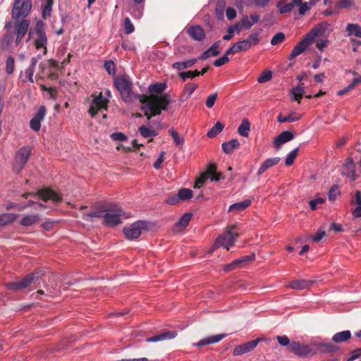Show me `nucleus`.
<instances>
[{
    "instance_id": "nucleus-1",
    "label": "nucleus",
    "mask_w": 361,
    "mask_h": 361,
    "mask_svg": "<svg viewBox=\"0 0 361 361\" xmlns=\"http://www.w3.org/2000/svg\"><path fill=\"white\" fill-rule=\"evenodd\" d=\"M125 215L123 210L111 203L104 204V218L103 224L114 227L122 223L121 218Z\"/></svg>"
},
{
    "instance_id": "nucleus-2",
    "label": "nucleus",
    "mask_w": 361,
    "mask_h": 361,
    "mask_svg": "<svg viewBox=\"0 0 361 361\" xmlns=\"http://www.w3.org/2000/svg\"><path fill=\"white\" fill-rule=\"evenodd\" d=\"M45 23L42 20H38L36 23L35 27L33 30L29 31L28 40L30 39L32 33L35 35L34 45L37 49H43V54L47 53V42L48 39L45 32Z\"/></svg>"
},
{
    "instance_id": "nucleus-3",
    "label": "nucleus",
    "mask_w": 361,
    "mask_h": 361,
    "mask_svg": "<svg viewBox=\"0 0 361 361\" xmlns=\"http://www.w3.org/2000/svg\"><path fill=\"white\" fill-rule=\"evenodd\" d=\"M114 86L119 91L122 99L125 102L133 101V82L127 75H120L114 79Z\"/></svg>"
},
{
    "instance_id": "nucleus-4",
    "label": "nucleus",
    "mask_w": 361,
    "mask_h": 361,
    "mask_svg": "<svg viewBox=\"0 0 361 361\" xmlns=\"http://www.w3.org/2000/svg\"><path fill=\"white\" fill-rule=\"evenodd\" d=\"M240 235L236 224L228 226L225 233L216 238V245L219 247L223 246L226 250H229L234 245L236 238Z\"/></svg>"
},
{
    "instance_id": "nucleus-5",
    "label": "nucleus",
    "mask_w": 361,
    "mask_h": 361,
    "mask_svg": "<svg viewBox=\"0 0 361 361\" xmlns=\"http://www.w3.org/2000/svg\"><path fill=\"white\" fill-rule=\"evenodd\" d=\"M44 274L40 271H36L27 275L20 281H14L6 284L7 288L12 290H23L29 287L42 277Z\"/></svg>"
},
{
    "instance_id": "nucleus-6",
    "label": "nucleus",
    "mask_w": 361,
    "mask_h": 361,
    "mask_svg": "<svg viewBox=\"0 0 361 361\" xmlns=\"http://www.w3.org/2000/svg\"><path fill=\"white\" fill-rule=\"evenodd\" d=\"M30 196H39V198L44 202L50 200L55 203H59L62 200V198L59 194L56 193L54 190L47 188L39 190L36 192H25L22 195V197L26 199Z\"/></svg>"
},
{
    "instance_id": "nucleus-7",
    "label": "nucleus",
    "mask_w": 361,
    "mask_h": 361,
    "mask_svg": "<svg viewBox=\"0 0 361 361\" xmlns=\"http://www.w3.org/2000/svg\"><path fill=\"white\" fill-rule=\"evenodd\" d=\"M32 8V0H15L12 10V18L19 19L28 16Z\"/></svg>"
},
{
    "instance_id": "nucleus-8",
    "label": "nucleus",
    "mask_w": 361,
    "mask_h": 361,
    "mask_svg": "<svg viewBox=\"0 0 361 361\" xmlns=\"http://www.w3.org/2000/svg\"><path fill=\"white\" fill-rule=\"evenodd\" d=\"M221 177L222 173L216 172V165L215 164H210L207 167V171L202 173L196 180L194 187L195 188H201L207 178H210L212 181H219Z\"/></svg>"
},
{
    "instance_id": "nucleus-9",
    "label": "nucleus",
    "mask_w": 361,
    "mask_h": 361,
    "mask_svg": "<svg viewBox=\"0 0 361 361\" xmlns=\"http://www.w3.org/2000/svg\"><path fill=\"white\" fill-rule=\"evenodd\" d=\"M31 148L28 146L23 147L18 149L15 156L13 171L19 173L28 161L31 154Z\"/></svg>"
},
{
    "instance_id": "nucleus-10",
    "label": "nucleus",
    "mask_w": 361,
    "mask_h": 361,
    "mask_svg": "<svg viewBox=\"0 0 361 361\" xmlns=\"http://www.w3.org/2000/svg\"><path fill=\"white\" fill-rule=\"evenodd\" d=\"M262 341H266L267 345L271 344V339H268V338L263 339V338H258L255 340H253V341L245 343L242 345L235 346L233 350V355L234 356H239V355H243L246 353L251 352L257 347L258 343Z\"/></svg>"
},
{
    "instance_id": "nucleus-11",
    "label": "nucleus",
    "mask_w": 361,
    "mask_h": 361,
    "mask_svg": "<svg viewBox=\"0 0 361 361\" xmlns=\"http://www.w3.org/2000/svg\"><path fill=\"white\" fill-rule=\"evenodd\" d=\"M146 227V222L143 221H137L129 226L123 228V232L127 239L132 240L138 238L142 230Z\"/></svg>"
},
{
    "instance_id": "nucleus-12",
    "label": "nucleus",
    "mask_w": 361,
    "mask_h": 361,
    "mask_svg": "<svg viewBox=\"0 0 361 361\" xmlns=\"http://www.w3.org/2000/svg\"><path fill=\"white\" fill-rule=\"evenodd\" d=\"M333 30L332 25L327 22H322L316 25L308 33L309 37L314 41L315 37H327L329 33Z\"/></svg>"
},
{
    "instance_id": "nucleus-13",
    "label": "nucleus",
    "mask_w": 361,
    "mask_h": 361,
    "mask_svg": "<svg viewBox=\"0 0 361 361\" xmlns=\"http://www.w3.org/2000/svg\"><path fill=\"white\" fill-rule=\"evenodd\" d=\"M109 100L102 96L100 92L98 95L94 96L92 104L89 109V114L92 117H94L98 111L102 109H107Z\"/></svg>"
},
{
    "instance_id": "nucleus-14",
    "label": "nucleus",
    "mask_w": 361,
    "mask_h": 361,
    "mask_svg": "<svg viewBox=\"0 0 361 361\" xmlns=\"http://www.w3.org/2000/svg\"><path fill=\"white\" fill-rule=\"evenodd\" d=\"M316 352V345H302L298 342H295V355L302 357H309L313 356Z\"/></svg>"
},
{
    "instance_id": "nucleus-15",
    "label": "nucleus",
    "mask_w": 361,
    "mask_h": 361,
    "mask_svg": "<svg viewBox=\"0 0 361 361\" xmlns=\"http://www.w3.org/2000/svg\"><path fill=\"white\" fill-rule=\"evenodd\" d=\"M255 259L254 253L250 255L243 256L239 259L234 260L233 262L224 266L225 271H231L237 268H241L247 262L253 261Z\"/></svg>"
},
{
    "instance_id": "nucleus-16",
    "label": "nucleus",
    "mask_w": 361,
    "mask_h": 361,
    "mask_svg": "<svg viewBox=\"0 0 361 361\" xmlns=\"http://www.w3.org/2000/svg\"><path fill=\"white\" fill-rule=\"evenodd\" d=\"M186 32L192 39L202 41L205 38L204 30L200 25H192L187 28Z\"/></svg>"
},
{
    "instance_id": "nucleus-17",
    "label": "nucleus",
    "mask_w": 361,
    "mask_h": 361,
    "mask_svg": "<svg viewBox=\"0 0 361 361\" xmlns=\"http://www.w3.org/2000/svg\"><path fill=\"white\" fill-rule=\"evenodd\" d=\"M293 139V133L291 131H283L274 140V146L276 149H279L282 145Z\"/></svg>"
},
{
    "instance_id": "nucleus-18",
    "label": "nucleus",
    "mask_w": 361,
    "mask_h": 361,
    "mask_svg": "<svg viewBox=\"0 0 361 361\" xmlns=\"http://www.w3.org/2000/svg\"><path fill=\"white\" fill-rule=\"evenodd\" d=\"M226 336V334H224L210 336H208L203 339H201L197 343H194L193 345H195L197 347H202L204 345L216 343H219V341H221L222 339H224Z\"/></svg>"
},
{
    "instance_id": "nucleus-19",
    "label": "nucleus",
    "mask_w": 361,
    "mask_h": 361,
    "mask_svg": "<svg viewBox=\"0 0 361 361\" xmlns=\"http://www.w3.org/2000/svg\"><path fill=\"white\" fill-rule=\"evenodd\" d=\"M177 333L174 331H164L160 334L156 335L154 336L147 338L146 339L147 342L149 343H154V342H159L165 340L172 339L176 337Z\"/></svg>"
},
{
    "instance_id": "nucleus-20",
    "label": "nucleus",
    "mask_w": 361,
    "mask_h": 361,
    "mask_svg": "<svg viewBox=\"0 0 361 361\" xmlns=\"http://www.w3.org/2000/svg\"><path fill=\"white\" fill-rule=\"evenodd\" d=\"M30 22L27 20H22L20 21H16L14 23V31L16 35L25 37L28 31Z\"/></svg>"
},
{
    "instance_id": "nucleus-21",
    "label": "nucleus",
    "mask_w": 361,
    "mask_h": 361,
    "mask_svg": "<svg viewBox=\"0 0 361 361\" xmlns=\"http://www.w3.org/2000/svg\"><path fill=\"white\" fill-rule=\"evenodd\" d=\"M151 99L161 110L166 111L168 109L169 104H170V96L169 94L166 93L161 96L152 95Z\"/></svg>"
},
{
    "instance_id": "nucleus-22",
    "label": "nucleus",
    "mask_w": 361,
    "mask_h": 361,
    "mask_svg": "<svg viewBox=\"0 0 361 361\" xmlns=\"http://www.w3.org/2000/svg\"><path fill=\"white\" fill-rule=\"evenodd\" d=\"M355 165L353 159L348 158L343 166L342 175L354 178L355 176Z\"/></svg>"
},
{
    "instance_id": "nucleus-23",
    "label": "nucleus",
    "mask_w": 361,
    "mask_h": 361,
    "mask_svg": "<svg viewBox=\"0 0 361 361\" xmlns=\"http://www.w3.org/2000/svg\"><path fill=\"white\" fill-rule=\"evenodd\" d=\"M313 42L312 39L309 37V34H307L300 42L298 43L296 46H295V57L302 53Z\"/></svg>"
},
{
    "instance_id": "nucleus-24",
    "label": "nucleus",
    "mask_w": 361,
    "mask_h": 361,
    "mask_svg": "<svg viewBox=\"0 0 361 361\" xmlns=\"http://www.w3.org/2000/svg\"><path fill=\"white\" fill-rule=\"evenodd\" d=\"M259 16L258 14L251 15L250 17L244 16L240 22L239 23L242 27L245 29H250L255 23H257L259 20Z\"/></svg>"
},
{
    "instance_id": "nucleus-25",
    "label": "nucleus",
    "mask_w": 361,
    "mask_h": 361,
    "mask_svg": "<svg viewBox=\"0 0 361 361\" xmlns=\"http://www.w3.org/2000/svg\"><path fill=\"white\" fill-rule=\"evenodd\" d=\"M280 161L279 157L269 158L266 159L259 167L257 171V176H261L265 171H267L269 168L277 164Z\"/></svg>"
},
{
    "instance_id": "nucleus-26",
    "label": "nucleus",
    "mask_w": 361,
    "mask_h": 361,
    "mask_svg": "<svg viewBox=\"0 0 361 361\" xmlns=\"http://www.w3.org/2000/svg\"><path fill=\"white\" fill-rule=\"evenodd\" d=\"M221 147L224 153L230 154L234 149H236L240 147V143L237 139H232L228 142H224Z\"/></svg>"
},
{
    "instance_id": "nucleus-27",
    "label": "nucleus",
    "mask_w": 361,
    "mask_h": 361,
    "mask_svg": "<svg viewBox=\"0 0 361 361\" xmlns=\"http://www.w3.org/2000/svg\"><path fill=\"white\" fill-rule=\"evenodd\" d=\"M314 283V281L310 279H295V290H302L305 289H308Z\"/></svg>"
},
{
    "instance_id": "nucleus-28",
    "label": "nucleus",
    "mask_w": 361,
    "mask_h": 361,
    "mask_svg": "<svg viewBox=\"0 0 361 361\" xmlns=\"http://www.w3.org/2000/svg\"><path fill=\"white\" fill-rule=\"evenodd\" d=\"M197 61V59H190L182 62H175L172 64V68L178 71L186 69L192 66Z\"/></svg>"
},
{
    "instance_id": "nucleus-29",
    "label": "nucleus",
    "mask_w": 361,
    "mask_h": 361,
    "mask_svg": "<svg viewBox=\"0 0 361 361\" xmlns=\"http://www.w3.org/2000/svg\"><path fill=\"white\" fill-rule=\"evenodd\" d=\"M350 338V331L346 330L335 334L332 337V341L335 343H341L349 340Z\"/></svg>"
},
{
    "instance_id": "nucleus-30",
    "label": "nucleus",
    "mask_w": 361,
    "mask_h": 361,
    "mask_svg": "<svg viewBox=\"0 0 361 361\" xmlns=\"http://www.w3.org/2000/svg\"><path fill=\"white\" fill-rule=\"evenodd\" d=\"M39 221V216L38 214H30L24 216L20 224L23 226H29L37 223Z\"/></svg>"
},
{
    "instance_id": "nucleus-31",
    "label": "nucleus",
    "mask_w": 361,
    "mask_h": 361,
    "mask_svg": "<svg viewBox=\"0 0 361 361\" xmlns=\"http://www.w3.org/2000/svg\"><path fill=\"white\" fill-rule=\"evenodd\" d=\"M250 204H251V201L250 200H245L244 201L233 204L229 207L228 212L243 211L244 209L247 208L250 205Z\"/></svg>"
},
{
    "instance_id": "nucleus-32",
    "label": "nucleus",
    "mask_w": 361,
    "mask_h": 361,
    "mask_svg": "<svg viewBox=\"0 0 361 361\" xmlns=\"http://www.w3.org/2000/svg\"><path fill=\"white\" fill-rule=\"evenodd\" d=\"M250 130V123L247 118H244L238 128V133L243 137H247Z\"/></svg>"
},
{
    "instance_id": "nucleus-33",
    "label": "nucleus",
    "mask_w": 361,
    "mask_h": 361,
    "mask_svg": "<svg viewBox=\"0 0 361 361\" xmlns=\"http://www.w3.org/2000/svg\"><path fill=\"white\" fill-rule=\"evenodd\" d=\"M166 84L164 82H157L149 86V92L152 94H161L166 88Z\"/></svg>"
},
{
    "instance_id": "nucleus-34",
    "label": "nucleus",
    "mask_w": 361,
    "mask_h": 361,
    "mask_svg": "<svg viewBox=\"0 0 361 361\" xmlns=\"http://www.w3.org/2000/svg\"><path fill=\"white\" fill-rule=\"evenodd\" d=\"M17 217V214L12 213L0 214V226L13 222Z\"/></svg>"
},
{
    "instance_id": "nucleus-35",
    "label": "nucleus",
    "mask_w": 361,
    "mask_h": 361,
    "mask_svg": "<svg viewBox=\"0 0 361 361\" xmlns=\"http://www.w3.org/2000/svg\"><path fill=\"white\" fill-rule=\"evenodd\" d=\"M13 39V35L10 32H7L6 34H5L4 35V37H2V39L0 42V48L3 51L7 50L10 47V45H11Z\"/></svg>"
},
{
    "instance_id": "nucleus-36",
    "label": "nucleus",
    "mask_w": 361,
    "mask_h": 361,
    "mask_svg": "<svg viewBox=\"0 0 361 361\" xmlns=\"http://www.w3.org/2000/svg\"><path fill=\"white\" fill-rule=\"evenodd\" d=\"M346 31L348 35L361 37V27L357 24H348L346 27Z\"/></svg>"
},
{
    "instance_id": "nucleus-37",
    "label": "nucleus",
    "mask_w": 361,
    "mask_h": 361,
    "mask_svg": "<svg viewBox=\"0 0 361 361\" xmlns=\"http://www.w3.org/2000/svg\"><path fill=\"white\" fill-rule=\"evenodd\" d=\"M224 128V125L221 122L218 121L210 130L208 131L207 135L209 138L215 137L219 133H220Z\"/></svg>"
},
{
    "instance_id": "nucleus-38",
    "label": "nucleus",
    "mask_w": 361,
    "mask_h": 361,
    "mask_svg": "<svg viewBox=\"0 0 361 361\" xmlns=\"http://www.w3.org/2000/svg\"><path fill=\"white\" fill-rule=\"evenodd\" d=\"M138 131L145 138L155 137L158 135V133L156 130L148 128L145 126H141L139 128Z\"/></svg>"
},
{
    "instance_id": "nucleus-39",
    "label": "nucleus",
    "mask_w": 361,
    "mask_h": 361,
    "mask_svg": "<svg viewBox=\"0 0 361 361\" xmlns=\"http://www.w3.org/2000/svg\"><path fill=\"white\" fill-rule=\"evenodd\" d=\"M193 192L188 188H181L178 192V199L180 201H185L190 199L192 197Z\"/></svg>"
},
{
    "instance_id": "nucleus-40",
    "label": "nucleus",
    "mask_w": 361,
    "mask_h": 361,
    "mask_svg": "<svg viewBox=\"0 0 361 361\" xmlns=\"http://www.w3.org/2000/svg\"><path fill=\"white\" fill-rule=\"evenodd\" d=\"M338 350L334 344L332 343H323L317 346V350H319L322 353H334Z\"/></svg>"
},
{
    "instance_id": "nucleus-41",
    "label": "nucleus",
    "mask_w": 361,
    "mask_h": 361,
    "mask_svg": "<svg viewBox=\"0 0 361 361\" xmlns=\"http://www.w3.org/2000/svg\"><path fill=\"white\" fill-rule=\"evenodd\" d=\"M191 218L192 214L190 213H185L176 223V226L185 228L188 225Z\"/></svg>"
},
{
    "instance_id": "nucleus-42",
    "label": "nucleus",
    "mask_w": 361,
    "mask_h": 361,
    "mask_svg": "<svg viewBox=\"0 0 361 361\" xmlns=\"http://www.w3.org/2000/svg\"><path fill=\"white\" fill-rule=\"evenodd\" d=\"M86 217H96V218H104V204H103L100 209L92 212H87L84 214V219H87Z\"/></svg>"
},
{
    "instance_id": "nucleus-43",
    "label": "nucleus",
    "mask_w": 361,
    "mask_h": 361,
    "mask_svg": "<svg viewBox=\"0 0 361 361\" xmlns=\"http://www.w3.org/2000/svg\"><path fill=\"white\" fill-rule=\"evenodd\" d=\"M15 59L12 56H8L6 61V72L8 75H11L14 71Z\"/></svg>"
},
{
    "instance_id": "nucleus-44",
    "label": "nucleus",
    "mask_w": 361,
    "mask_h": 361,
    "mask_svg": "<svg viewBox=\"0 0 361 361\" xmlns=\"http://www.w3.org/2000/svg\"><path fill=\"white\" fill-rule=\"evenodd\" d=\"M149 111L151 113V116H158L161 112L160 107H159L152 99L149 102Z\"/></svg>"
},
{
    "instance_id": "nucleus-45",
    "label": "nucleus",
    "mask_w": 361,
    "mask_h": 361,
    "mask_svg": "<svg viewBox=\"0 0 361 361\" xmlns=\"http://www.w3.org/2000/svg\"><path fill=\"white\" fill-rule=\"evenodd\" d=\"M178 76L185 81L187 78H194L199 76V71L195 70L194 71H187L179 73Z\"/></svg>"
},
{
    "instance_id": "nucleus-46",
    "label": "nucleus",
    "mask_w": 361,
    "mask_h": 361,
    "mask_svg": "<svg viewBox=\"0 0 361 361\" xmlns=\"http://www.w3.org/2000/svg\"><path fill=\"white\" fill-rule=\"evenodd\" d=\"M46 3L43 6L42 16L45 18L51 15V8L54 4V0H45Z\"/></svg>"
},
{
    "instance_id": "nucleus-47",
    "label": "nucleus",
    "mask_w": 361,
    "mask_h": 361,
    "mask_svg": "<svg viewBox=\"0 0 361 361\" xmlns=\"http://www.w3.org/2000/svg\"><path fill=\"white\" fill-rule=\"evenodd\" d=\"M197 87L198 85L197 84L192 82H188L185 85L184 92L185 94H187V99L191 96V94L195 92Z\"/></svg>"
},
{
    "instance_id": "nucleus-48",
    "label": "nucleus",
    "mask_w": 361,
    "mask_h": 361,
    "mask_svg": "<svg viewBox=\"0 0 361 361\" xmlns=\"http://www.w3.org/2000/svg\"><path fill=\"white\" fill-rule=\"evenodd\" d=\"M221 44V41L219 40L216 42H214L209 49L211 55L212 56H216L220 54V50L218 49L219 48L220 45Z\"/></svg>"
},
{
    "instance_id": "nucleus-49",
    "label": "nucleus",
    "mask_w": 361,
    "mask_h": 361,
    "mask_svg": "<svg viewBox=\"0 0 361 361\" xmlns=\"http://www.w3.org/2000/svg\"><path fill=\"white\" fill-rule=\"evenodd\" d=\"M314 2L310 1V3L305 2L299 5L298 7V13L300 15H304L307 11L310 9L312 5H314Z\"/></svg>"
},
{
    "instance_id": "nucleus-50",
    "label": "nucleus",
    "mask_w": 361,
    "mask_h": 361,
    "mask_svg": "<svg viewBox=\"0 0 361 361\" xmlns=\"http://www.w3.org/2000/svg\"><path fill=\"white\" fill-rule=\"evenodd\" d=\"M325 202V198L317 197L309 202L310 207L312 210H316L318 204H322Z\"/></svg>"
},
{
    "instance_id": "nucleus-51",
    "label": "nucleus",
    "mask_w": 361,
    "mask_h": 361,
    "mask_svg": "<svg viewBox=\"0 0 361 361\" xmlns=\"http://www.w3.org/2000/svg\"><path fill=\"white\" fill-rule=\"evenodd\" d=\"M272 78L271 71L263 72L257 79L259 83H264L269 81Z\"/></svg>"
},
{
    "instance_id": "nucleus-52",
    "label": "nucleus",
    "mask_w": 361,
    "mask_h": 361,
    "mask_svg": "<svg viewBox=\"0 0 361 361\" xmlns=\"http://www.w3.org/2000/svg\"><path fill=\"white\" fill-rule=\"evenodd\" d=\"M135 27L133 23H131L129 18H126L124 20V30L125 33L129 35L134 32Z\"/></svg>"
},
{
    "instance_id": "nucleus-53",
    "label": "nucleus",
    "mask_w": 361,
    "mask_h": 361,
    "mask_svg": "<svg viewBox=\"0 0 361 361\" xmlns=\"http://www.w3.org/2000/svg\"><path fill=\"white\" fill-rule=\"evenodd\" d=\"M169 133L173 137V140L174 142L176 143V145H181L183 144V142H184L183 138L180 137L177 132H176L173 129H170L169 130Z\"/></svg>"
},
{
    "instance_id": "nucleus-54",
    "label": "nucleus",
    "mask_w": 361,
    "mask_h": 361,
    "mask_svg": "<svg viewBox=\"0 0 361 361\" xmlns=\"http://www.w3.org/2000/svg\"><path fill=\"white\" fill-rule=\"evenodd\" d=\"M104 67L109 74L113 75L116 73V66L112 61H106Z\"/></svg>"
},
{
    "instance_id": "nucleus-55",
    "label": "nucleus",
    "mask_w": 361,
    "mask_h": 361,
    "mask_svg": "<svg viewBox=\"0 0 361 361\" xmlns=\"http://www.w3.org/2000/svg\"><path fill=\"white\" fill-rule=\"evenodd\" d=\"M338 195H339L338 188L337 185H334L330 188L329 191V200L330 201H334V200H336Z\"/></svg>"
},
{
    "instance_id": "nucleus-56",
    "label": "nucleus",
    "mask_w": 361,
    "mask_h": 361,
    "mask_svg": "<svg viewBox=\"0 0 361 361\" xmlns=\"http://www.w3.org/2000/svg\"><path fill=\"white\" fill-rule=\"evenodd\" d=\"M110 137L115 141L123 142L128 140L127 136L121 132H116L111 134Z\"/></svg>"
},
{
    "instance_id": "nucleus-57",
    "label": "nucleus",
    "mask_w": 361,
    "mask_h": 361,
    "mask_svg": "<svg viewBox=\"0 0 361 361\" xmlns=\"http://www.w3.org/2000/svg\"><path fill=\"white\" fill-rule=\"evenodd\" d=\"M217 93L211 94L206 99L205 104L208 108H212L217 99Z\"/></svg>"
},
{
    "instance_id": "nucleus-58",
    "label": "nucleus",
    "mask_w": 361,
    "mask_h": 361,
    "mask_svg": "<svg viewBox=\"0 0 361 361\" xmlns=\"http://www.w3.org/2000/svg\"><path fill=\"white\" fill-rule=\"evenodd\" d=\"M285 38V35L282 32H279L276 35H275L272 39H271V44L272 45H276L283 41Z\"/></svg>"
},
{
    "instance_id": "nucleus-59",
    "label": "nucleus",
    "mask_w": 361,
    "mask_h": 361,
    "mask_svg": "<svg viewBox=\"0 0 361 361\" xmlns=\"http://www.w3.org/2000/svg\"><path fill=\"white\" fill-rule=\"evenodd\" d=\"M278 7L279 8L281 13H285L291 11L293 8V1H292L291 2L285 6H281V3H279L278 4Z\"/></svg>"
},
{
    "instance_id": "nucleus-60",
    "label": "nucleus",
    "mask_w": 361,
    "mask_h": 361,
    "mask_svg": "<svg viewBox=\"0 0 361 361\" xmlns=\"http://www.w3.org/2000/svg\"><path fill=\"white\" fill-rule=\"evenodd\" d=\"M192 49L191 47H188V46H180V47H177L174 50V54L178 55V54H184L186 52L190 53L192 51Z\"/></svg>"
},
{
    "instance_id": "nucleus-61",
    "label": "nucleus",
    "mask_w": 361,
    "mask_h": 361,
    "mask_svg": "<svg viewBox=\"0 0 361 361\" xmlns=\"http://www.w3.org/2000/svg\"><path fill=\"white\" fill-rule=\"evenodd\" d=\"M46 112H47V109H46L45 106H42L39 107V109H38L37 112L36 113V114L35 115L34 117L35 118H37V120H39L40 121H42L44 118Z\"/></svg>"
},
{
    "instance_id": "nucleus-62",
    "label": "nucleus",
    "mask_w": 361,
    "mask_h": 361,
    "mask_svg": "<svg viewBox=\"0 0 361 361\" xmlns=\"http://www.w3.org/2000/svg\"><path fill=\"white\" fill-rule=\"evenodd\" d=\"M30 126L33 130L38 131L41 128V121L33 117L30 120Z\"/></svg>"
},
{
    "instance_id": "nucleus-63",
    "label": "nucleus",
    "mask_w": 361,
    "mask_h": 361,
    "mask_svg": "<svg viewBox=\"0 0 361 361\" xmlns=\"http://www.w3.org/2000/svg\"><path fill=\"white\" fill-rule=\"evenodd\" d=\"M240 47V51H245L249 50L252 45L250 44V41H247L246 39L240 42H238Z\"/></svg>"
},
{
    "instance_id": "nucleus-64",
    "label": "nucleus",
    "mask_w": 361,
    "mask_h": 361,
    "mask_svg": "<svg viewBox=\"0 0 361 361\" xmlns=\"http://www.w3.org/2000/svg\"><path fill=\"white\" fill-rule=\"evenodd\" d=\"M247 41H250V44L256 45L259 42V37L258 33H252L250 34L247 38L246 39Z\"/></svg>"
}]
</instances>
